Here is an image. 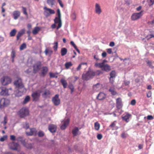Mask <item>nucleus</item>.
<instances>
[{
  "label": "nucleus",
  "mask_w": 154,
  "mask_h": 154,
  "mask_svg": "<svg viewBox=\"0 0 154 154\" xmlns=\"http://www.w3.org/2000/svg\"><path fill=\"white\" fill-rule=\"evenodd\" d=\"M95 76V74L93 70H89L84 73L82 75V78L83 79L85 80H88L94 78Z\"/></svg>",
  "instance_id": "obj_1"
},
{
  "label": "nucleus",
  "mask_w": 154,
  "mask_h": 154,
  "mask_svg": "<svg viewBox=\"0 0 154 154\" xmlns=\"http://www.w3.org/2000/svg\"><path fill=\"white\" fill-rule=\"evenodd\" d=\"M57 17H56L54 20L55 23H58V25L57 27V29L58 30L61 28L62 25V21L61 19V15L60 11L59 9H58L57 10Z\"/></svg>",
  "instance_id": "obj_2"
},
{
  "label": "nucleus",
  "mask_w": 154,
  "mask_h": 154,
  "mask_svg": "<svg viewBox=\"0 0 154 154\" xmlns=\"http://www.w3.org/2000/svg\"><path fill=\"white\" fill-rule=\"evenodd\" d=\"M96 67H98L101 69V70L108 72L111 70V66L107 64L103 63H97L95 64Z\"/></svg>",
  "instance_id": "obj_3"
},
{
  "label": "nucleus",
  "mask_w": 154,
  "mask_h": 154,
  "mask_svg": "<svg viewBox=\"0 0 154 154\" xmlns=\"http://www.w3.org/2000/svg\"><path fill=\"white\" fill-rule=\"evenodd\" d=\"M18 114L21 118H23L29 115V112L28 109L23 107L19 110Z\"/></svg>",
  "instance_id": "obj_4"
},
{
  "label": "nucleus",
  "mask_w": 154,
  "mask_h": 154,
  "mask_svg": "<svg viewBox=\"0 0 154 154\" xmlns=\"http://www.w3.org/2000/svg\"><path fill=\"white\" fill-rule=\"evenodd\" d=\"M11 82V78L8 76H4L1 78V82L3 85H6Z\"/></svg>",
  "instance_id": "obj_5"
},
{
  "label": "nucleus",
  "mask_w": 154,
  "mask_h": 154,
  "mask_svg": "<svg viewBox=\"0 0 154 154\" xmlns=\"http://www.w3.org/2000/svg\"><path fill=\"white\" fill-rule=\"evenodd\" d=\"M143 11H141L138 13H133L131 16V19L133 21L137 20L141 17L143 15Z\"/></svg>",
  "instance_id": "obj_6"
},
{
  "label": "nucleus",
  "mask_w": 154,
  "mask_h": 154,
  "mask_svg": "<svg viewBox=\"0 0 154 154\" xmlns=\"http://www.w3.org/2000/svg\"><path fill=\"white\" fill-rule=\"evenodd\" d=\"M40 95V92L38 91L33 92L31 94L32 101L35 102L38 101L39 100Z\"/></svg>",
  "instance_id": "obj_7"
},
{
  "label": "nucleus",
  "mask_w": 154,
  "mask_h": 154,
  "mask_svg": "<svg viewBox=\"0 0 154 154\" xmlns=\"http://www.w3.org/2000/svg\"><path fill=\"white\" fill-rule=\"evenodd\" d=\"M44 14L46 17H49L51 14L55 13V11L54 10L47 8L46 7L44 8Z\"/></svg>",
  "instance_id": "obj_8"
},
{
  "label": "nucleus",
  "mask_w": 154,
  "mask_h": 154,
  "mask_svg": "<svg viewBox=\"0 0 154 154\" xmlns=\"http://www.w3.org/2000/svg\"><path fill=\"white\" fill-rule=\"evenodd\" d=\"M10 101L4 98H0V108H3L10 103Z\"/></svg>",
  "instance_id": "obj_9"
},
{
  "label": "nucleus",
  "mask_w": 154,
  "mask_h": 154,
  "mask_svg": "<svg viewBox=\"0 0 154 154\" xmlns=\"http://www.w3.org/2000/svg\"><path fill=\"white\" fill-rule=\"evenodd\" d=\"M42 65V63L40 61H38L34 64L33 66V73L35 74L37 73L40 69Z\"/></svg>",
  "instance_id": "obj_10"
},
{
  "label": "nucleus",
  "mask_w": 154,
  "mask_h": 154,
  "mask_svg": "<svg viewBox=\"0 0 154 154\" xmlns=\"http://www.w3.org/2000/svg\"><path fill=\"white\" fill-rule=\"evenodd\" d=\"M52 101L55 106L59 105L60 103V99L59 98V95L56 94L52 98Z\"/></svg>",
  "instance_id": "obj_11"
},
{
  "label": "nucleus",
  "mask_w": 154,
  "mask_h": 154,
  "mask_svg": "<svg viewBox=\"0 0 154 154\" xmlns=\"http://www.w3.org/2000/svg\"><path fill=\"white\" fill-rule=\"evenodd\" d=\"M48 71L47 66H44L42 67L41 72L39 73V75L41 77H44L47 74Z\"/></svg>",
  "instance_id": "obj_12"
},
{
  "label": "nucleus",
  "mask_w": 154,
  "mask_h": 154,
  "mask_svg": "<svg viewBox=\"0 0 154 154\" xmlns=\"http://www.w3.org/2000/svg\"><path fill=\"white\" fill-rule=\"evenodd\" d=\"M8 89L6 88L1 87H0V95L2 96H8L9 94L8 92Z\"/></svg>",
  "instance_id": "obj_13"
},
{
  "label": "nucleus",
  "mask_w": 154,
  "mask_h": 154,
  "mask_svg": "<svg viewBox=\"0 0 154 154\" xmlns=\"http://www.w3.org/2000/svg\"><path fill=\"white\" fill-rule=\"evenodd\" d=\"M14 85L18 88H24L22 80L20 79H19L15 81L14 82Z\"/></svg>",
  "instance_id": "obj_14"
},
{
  "label": "nucleus",
  "mask_w": 154,
  "mask_h": 154,
  "mask_svg": "<svg viewBox=\"0 0 154 154\" xmlns=\"http://www.w3.org/2000/svg\"><path fill=\"white\" fill-rule=\"evenodd\" d=\"M131 115L128 113H126L123 114L122 117L123 120L125 121L126 122H128L130 121L129 119L131 117Z\"/></svg>",
  "instance_id": "obj_15"
},
{
  "label": "nucleus",
  "mask_w": 154,
  "mask_h": 154,
  "mask_svg": "<svg viewBox=\"0 0 154 154\" xmlns=\"http://www.w3.org/2000/svg\"><path fill=\"white\" fill-rule=\"evenodd\" d=\"M116 121H115L112 122L109 125V128H110L108 130L111 129L112 130H116L119 128V127L116 126Z\"/></svg>",
  "instance_id": "obj_16"
},
{
  "label": "nucleus",
  "mask_w": 154,
  "mask_h": 154,
  "mask_svg": "<svg viewBox=\"0 0 154 154\" xmlns=\"http://www.w3.org/2000/svg\"><path fill=\"white\" fill-rule=\"evenodd\" d=\"M48 130L52 133H55L56 131L57 126L54 124H50L48 127Z\"/></svg>",
  "instance_id": "obj_17"
},
{
  "label": "nucleus",
  "mask_w": 154,
  "mask_h": 154,
  "mask_svg": "<svg viewBox=\"0 0 154 154\" xmlns=\"http://www.w3.org/2000/svg\"><path fill=\"white\" fill-rule=\"evenodd\" d=\"M116 106L118 109H120L122 107V99L119 97L116 99Z\"/></svg>",
  "instance_id": "obj_18"
},
{
  "label": "nucleus",
  "mask_w": 154,
  "mask_h": 154,
  "mask_svg": "<svg viewBox=\"0 0 154 154\" xmlns=\"http://www.w3.org/2000/svg\"><path fill=\"white\" fill-rule=\"evenodd\" d=\"M69 121L70 120L69 119L64 120L63 121V124L60 127L61 129L62 130L65 129L68 126L69 123Z\"/></svg>",
  "instance_id": "obj_19"
},
{
  "label": "nucleus",
  "mask_w": 154,
  "mask_h": 154,
  "mask_svg": "<svg viewBox=\"0 0 154 154\" xmlns=\"http://www.w3.org/2000/svg\"><path fill=\"white\" fill-rule=\"evenodd\" d=\"M26 134L29 136H35L37 134V131L35 128H32L30 129V132H26Z\"/></svg>",
  "instance_id": "obj_20"
},
{
  "label": "nucleus",
  "mask_w": 154,
  "mask_h": 154,
  "mask_svg": "<svg viewBox=\"0 0 154 154\" xmlns=\"http://www.w3.org/2000/svg\"><path fill=\"white\" fill-rule=\"evenodd\" d=\"M9 146L11 149L13 150H17V148L19 145L17 143L13 142L12 143L9 144Z\"/></svg>",
  "instance_id": "obj_21"
},
{
  "label": "nucleus",
  "mask_w": 154,
  "mask_h": 154,
  "mask_svg": "<svg viewBox=\"0 0 154 154\" xmlns=\"http://www.w3.org/2000/svg\"><path fill=\"white\" fill-rule=\"evenodd\" d=\"M24 88H18V89L15 91L16 96L17 97L21 96L23 94Z\"/></svg>",
  "instance_id": "obj_22"
},
{
  "label": "nucleus",
  "mask_w": 154,
  "mask_h": 154,
  "mask_svg": "<svg viewBox=\"0 0 154 154\" xmlns=\"http://www.w3.org/2000/svg\"><path fill=\"white\" fill-rule=\"evenodd\" d=\"M25 29H23L18 32L17 35V40H18L20 39V37L25 34Z\"/></svg>",
  "instance_id": "obj_23"
},
{
  "label": "nucleus",
  "mask_w": 154,
  "mask_h": 154,
  "mask_svg": "<svg viewBox=\"0 0 154 154\" xmlns=\"http://www.w3.org/2000/svg\"><path fill=\"white\" fill-rule=\"evenodd\" d=\"M95 12L98 14H100L102 12L100 6L99 4L96 3L95 5Z\"/></svg>",
  "instance_id": "obj_24"
},
{
  "label": "nucleus",
  "mask_w": 154,
  "mask_h": 154,
  "mask_svg": "<svg viewBox=\"0 0 154 154\" xmlns=\"http://www.w3.org/2000/svg\"><path fill=\"white\" fill-rule=\"evenodd\" d=\"M20 12L19 11H15L13 12V17L15 20H17L20 16Z\"/></svg>",
  "instance_id": "obj_25"
},
{
  "label": "nucleus",
  "mask_w": 154,
  "mask_h": 154,
  "mask_svg": "<svg viewBox=\"0 0 154 154\" xmlns=\"http://www.w3.org/2000/svg\"><path fill=\"white\" fill-rule=\"evenodd\" d=\"M106 95L103 92H100L97 97V98L100 100H102L105 99Z\"/></svg>",
  "instance_id": "obj_26"
},
{
  "label": "nucleus",
  "mask_w": 154,
  "mask_h": 154,
  "mask_svg": "<svg viewBox=\"0 0 154 154\" xmlns=\"http://www.w3.org/2000/svg\"><path fill=\"white\" fill-rule=\"evenodd\" d=\"M100 84L99 83H97L93 86V90L94 91H98L100 89Z\"/></svg>",
  "instance_id": "obj_27"
},
{
  "label": "nucleus",
  "mask_w": 154,
  "mask_h": 154,
  "mask_svg": "<svg viewBox=\"0 0 154 154\" xmlns=\"http://www.w3.org/2000/svg\"><path fill=\"white\" fill-rule=\"evenodd\" d=\"M79 132V134L81 133V132L79 131L78 128L76 127L75 128L73 129L72 131V133L74 136H77L78 134V133Z\"/></svg>",
  "instance_id": "obj_28"
},
{
  "label": "nucleus",
  "mask_w": 154,
  "mask_h": 154,
  "mask_svg": "<svg viewBox=\"0 0 154 154\" xmlns=\"http://www.w3.org/2000/svg\"><path fill=\"white\" fill-rule=\"evenodd\" d=\"M60 82L62 83L64 88H66L68 85L66 81L64 79L62 78L60 80Z\"/></svg>",
  "instance_id": "obj_29"
},
{
  "label": "nucleus",
  "mask_w": 154,
  "mask_h": 154,
  "mask_svg": "<svg viewBox=\"0 0 154 154\" xmlns=\"http://www.w3.org/2000/svg\"><path fill=\"white\" fill-rule=\"evenodd\" d=\"M67 52V50L66 48H63L61 49V54L62 56H63L66 55Z\"/></svg>",
  "instance_id": "obj_30"
},
{
  "label": "nucleus",
  "mask_w": 154,
  "mask_h": 154,
  "mask_svg": "<svg viewBox=\"0 0 154 154\" xmlns=\"http://www.w3.org/2000/svg\"><path fill=\"white\" fill-rule=\"evenodd\" d=\"M17 32V30L15 29H14L11 30L10 32V36L11 37H13L15 35Z\"/></svg>",
  "instance_id": "obj_31"
},
{
  "label": "nucleus",
  "mask_w": 154,
  "mask_h": 154,
  "mask_svg": "<svg viewBox=\"0 0 154 154\" xmlns=\"http://www.w3.org/2000/svg\"><path fill=\"white\" fill-rule=\"evenodd\" d=\"M100 124L98 122H95L94 123V128L97 131H98L100 128Z\"/></svg>",
  "instance_id": "obj_32"
},
{
  "label": "nucleus",
  "mask_w": 154,
  "mask_h": 154,
  "mask_svg": "<svg viewBox=\"0 0 154 154\" xmlns=\"http://www.w3.org/2000/svg\"><path fill=\"white\" fill-rule=\"evenodd\" d=\"M30 100V96L29 95L26 96L25 98L23 101V104H25L27 103Z\"/></svg>",
  "instance_id": "obj_33"
},
{
  "label": "nucleus",
  "mask_w": 154,
  "mask_h": 154,
  "mask_svg": "<svg viewBox=\"0 0 154 154\" xmlns=\"http://www.w3.org/2000/svg\"><path fill=\"white\" fill-rule=\"evenodd\" d=\"M53 52V51L51 50L46 48L44 51V53H45V54L46 55L49 54V55L50 56Z\"/></svg>",
  "instance_id": "obj_34"
},
{
  "label": "nucleus",
  "mask_w": 154,
  "mask_h": 154,
  "mask_svg": "<svg viewBox=\"0 0 154 154\" xmlns=\"http://www.w3.org/2000/svg\"><path fill=\"white\" fill-rule=\"evenodd\" d=\"M109 91L112 95H115L117 94V92L115 91V89L113 88H110L109 89Z\"/></svg>",
  "instance_id": "obj_35"
},
{
  "label": "nucleus",
  "mask_w": 154,
  "mask_h": 154,
  "mask_svg": "<svg viewBox=\"0 0 154 154\" xmlns=\"http://www.w3.org/2000/svg\"><path fill=\"white\" fill-rule=\"evenodd\" d=\"M94 73L95 74V76H99L101 74H103V72L101 71L100 70H97L96 71H94Z\"/></svg>",
  "instance_id": "obj_36"
},
{
  "label": "nucleus",
  "mask_w": 154,
  "mask_h": 154,
  "mask_svg": "<svg viewBox=\"0 0 154 154\" xmlns=\"http://www.w3.org/2000/svg\"><path fill=\"white\" fill-rule=\"evenodd\" d=\"M40 30V28L38 27H35L33 30L32 32L34 34H37Z\"/></svg>",
  "instance_id": "obj_37"
},
{
  "label": "nucleus",
  "mask_w": 154,
  "mask_h": 154,
  "mask_svg": "<svg viewBox=\"0 0 154 154\" xmlns=\"http://www.w3.org/2000/svg\"><path fill=\"white\" fill-rule=\"evenodd\" d=\"M72 65V64L71 62H66L65 64V66L66 69H68Z\"/></svg>",
  "instance_id": "obj_38"
},
{
  "label": "nucleus",
  "mask_w": 154,
  "mask_h": 154,
  "mask_svg": "<svg viewBox=\"0 0 154 154\" xmlns=\"http://www.w3.org/2000/svg\"><path fill=\"white\" fill-rule=\"evenodd\" d=\"M26 48V43L22 44L20 47V51L23 50Z\"/></svg>",
  "instance_id": "obj_39"
},
{
  "label": "nucleus",
  "mask_w": 154,
  "mask_h": 154,
  "mask_svg": "<svg viewBox=\"0 0 154 154\" xmlns=\"http://www.w3.org/2000/svg\"><path fill=\"white\" fill-rule=\"evenodd\" d=\"M116 73L115 70L112 71L110 73V77L111 78H115L116 77Z\"/></svg>",
  "instance_id": "obj_40"
},
{
  "label": "nucleus",
  "mask_w": 154,
  "mask_h": 154,
  "mask_svg": "<svg viewBox=\"0 0 154 154\" xmlns=\"http://www.w3.org/2000/svg\"><path fill=\"white\" fill-rule=\"evenodd\" d=\"M55 0H47V3L48 5H51L52 6L54 4Z\"/></svg>",
  "instance_id": "obj_41"
},
{
  "label": "nucleus",
  "mask_w": 154,
  "mask_h": 154,
  "mask_svg": "<svg viewBox=\"0 0 154 154\" xmlns=\"http://www.w3.org/2000/svg\"><path fill=\"white\" fill-rule=\"evenodd\" d=\"M51 94L49 90H46L45 91L43 94H42V95L47 96L50 95Z\"/></svg>",
  "instance_id": "obj_42"
},
{
  "label": "nucleus",
  "mask_w": 154,
  "mask_h": 154,
  "mask_svg": "<svg viewBox=\"0 0 154 154\" xmlns=\"http://www.w3.org/2000/svg\"><path fill=\"white\" fill-rule=\"evenodd\" d=\"M8 121V119L7 116H5L4 117V120L3 122H2V123H3L4 126L7 123Z\"/></svg>",
  "instance_id": "obj_43"
},
{
  "label": "nucleus",
  "mask_w": 154,
  "mask_h": 154,
  "mask_svg": "<svg viewBox=\"0 0 154 154\" xmlns=\"http://www.w3.org/2000/svg\"><path fill=\"white\" fill-rule=\"evenodd\" d=\"M45 135L44 133L42 131L40 130L39 131L38 133V136L39 137H43Z\"/></svg>",
  "instance_id": "obj_44"
},
{
  "label": "nucleus",
  "mask_w": 154,
  "mask_h": 154,
  "mask_svg": "<svg viewBox=\"0 0 154 154\" xmlns=\"http://www.w3.org/2000/svg\"><path fill=\"white\" fill-rule=\"evenodd\" d=\"M22 8L23 9V14L25 15L26 16H28V14L26 11V8L25 7H22Z\"/></svg>",
  "instance_id": "obj_45"
},
{
  "label": "nucleus",
  "mask_w": 154,
  "mask_h": 154,
  "mask_svg": "<svg viewBox=\"0 0 154 154\" xmlns=\"http://www.w3.org/2000/svg\"><path fill=\"white\" fill-rule=\"evenodd\" d=\"M16 140L18 141H20L22 143H23V142L24 141V140L23 139L22 137H17L16 138Z\"/></svg>",
  "instance_id": "obj_46"
},
{
  "label": "nucleus",
  "mask_w": 154,
  "mask_h": 154,
  "mask_svg": "<svg viewBox=\"0 0 154 154\" xmlns=\"http://www.w3.org/2000/svg\"><path fill=\"white\" fill-rule=\"evenodd\" d=\"M147 1L149 6L152 5L154 3V0H147Z\"/></svg>",
  "instance_id": "obj_47"
},
{
  "label": "nucleus",
  "mask_w": 154,
  "mask_h": 154,
  "mask_svg": "<svg viewBox=\"0 0 154 154\" xmlns=\"http://www.w3.org/2000/svg\"><path fill=\"white\" fill-rule=\"evenodd\" d=\"M24 145L26 148L28 149H31L32 148L31 144L26 143Z\"/></svg>",
  "instance_id": "obj_48"
},
{
  "label": "nucleus",
  "mask_w": 154,
  "mask_h": 154,
  "mask_svg": "<svg viewBox=\"0 0 154 154\" xmlns=\"http://www.w3.org/2000/svg\"><path fill=\"white\" fill-rule=\"evenodd\" d=\"M23 127L26 129H28L29 128V123L27 122H26L25 124L23 125Z\"/></svg>",
  "instance_id": "obj_49"
},
{
  "label": "nucleus",
  "mask_w": 154,
  "mask_h": 154,
  "mask_svg": "<svg viewBox=\"0 0 154 154\" xmlns=\"http://www.w3.org/2000/svg\"><path fill=\"white\" fill-rule=\"evenodd\" d=\"M69 88L71 90V94H72L74 89L73 86L72 85H70L69 86Z\"/></svg>",
  "instance_id": "obj_50"
},
{
  "label": "nucleus",
  "mask_w": 154,
  "mask_h": 154,
  "mask_svg": "<svg viewBox=\"0 0 154 154\" xmlns=\"http://www.w3.org/2000/svg\"><path fill=\"white\" fill-rule=\"evenodd\" d=\"M55 45L54 46L53 48L54 49V51H56L57 50L58 47V42H56L55 43Z\"/></svg>",
  "instance_id": "obj_51"
},
{
  "label": "nucleus",
  "mask_w": 154,
  "mask_h": 154,
  "mask_svg": "<svg viewBox=\"0 0 154 154\" xmlns=\"http://www.w3.org/2000/svg\"><path fill=\"white\" fill-rule=\"evenodd\" d=\"M15 57V51L14 50H12L11 53V57L12 58H14Z\"/></svg>",
  "instance_id": "obj_52"
},
{
  "label": "nucleus",
  "mask_w": 154,
  "mask_h": 154,
  "mask_svg": "<svg viewBox=\"0 0 154 154\" xmlns=\"http://www.w3.org/2000/svg\"><path fill=\"white\" fill-rule=\"evenodd\" d=\"M50 76L51 78H54V77H57V76H56V75L54 73H52L51 72H50L49 73Z\"/></svg>",
  "instance_id": "obj_53"
},
{
  "label": "nucleus",
  "mask_w": 154,
  "mask_h": 154,
  "mask_svg": "<svg viewBox=\"0 0 154 154\" xmlns=\"http://www.w3.org/2000/svg\"><path fill=\"white\" fill-rule=\"evenodd\" d=\"M103 135L101 134H97V137L98 140H101L103 137Z\"/></svg>",
  "instance_id": "obj_54"
},
{
  "label": "nucleus",
  "mask_w": 154,
  "mask_h": 154,
  "mask_svg": "<svg viewBox=\"0 0 154 154\" xmlns=\"http://www.w3.org/2000/svg\"><path fill=\"white\" fill-rule=\"evenodd\" d=\"M72 18L73 20H75L76 18V15L75 12L73 13L71 15Z\"/></svg>",
  "instance_id": "obj_55"
},
{
  "label": "nucleus",
  "mask_w": 154,
  "mask_h": 154,
  "mask_svg": "<svg viewBox=\"0 0 154 154\" xmlns=\"http://www.w3.org/2000/svg\"><path fill=\"white\" fill-rule=\"evenodd\" d=\"M7 136L6 135L4 136L0 139V141L1 142H3L7 139Z\"/></svg>",
  "instance_id": "obj_56"
},
{
  "label": "nucleus",
  "mask_w": 154,
  "mask_h": 154,
  "mask_svg": "<svg viewBox=\"0 0 154 154\" xmlns=\"http://www.w3.org/2000/svg\"><path fill=\"white\" fill-rule=\"evenodd\" d=\"M114 79L115 78H111V77H110L109 78V82L112 84L113 83L114 81Z\"/></svg>",
  "instance_id": "obj_57"
},
{
  "label": "nucleus",
  "mask_w": 154,
  "mask_h": 154,
  "mask_svg": "<svg viewBox=\"0 0 154 154\" xmlns=\"http://www.w3.org/2000/svg\"><path fill=\"white\" fill-rule=\"evenodd\" d=\"M10 139L14 141L16 140V137L14 135H11Z\"/></svg>",
  "instance_id": "obj_58"
},
{
  "label": "nucleus",
  "mask_w": 154,
  "mask_h": 154,
  "mask_svg": "<svg viewBox=\"0 0 154 154\" xmlns=\"http://www.w3.org/2000/svg\"><path fill=\"white\" fill-rule=\"evenodd\" d=\"M153 118V116L151 115H148L147 117V119L148 120H152Z\"/></svg>",
  "instance_id": "obj_59"
},
{
  "label": "nucleus",
  "mask_w": 154,
  "mask_h": 154,
  "mask_svg": "<svg viewBox=\"0 0 154 154\" xmlns=\"http://www.w3.org/2000/svg\"><path fill=\"white\" fill-rule=\"evenodd\" d=\"M136 103V100L134 99L132 100L131 102V104L134 106V105Z\"/></svg>",
  "instance_id": "obj_60"
},
{
  "label": "nucleus",
  "mask_w": 154,
  "mask_h": 154,
  "mask_svg": "<svg viewBox=\"0 0 154 154\" xmlns=\"http://www.w3.org/2000/svg\"><path fill=\"white\" fill-rule=\"evenodd\" d=\"M121 137L123 138H125L126 137L127 135L125 132L122 133L121 134Z\"/></svg>",
  "instance_id": "obj_61"
},
{
  "label": "nucleus",
  "mask_w": 154,
  "mask_h": 154,
  "mask_svg": "<svg viewBox=\"0 0 154 154\" xmlns=\"http://www.w3.org/2000/svg\"><path fill=\"white\" fill-rule=\"evenodd\" d=\"M147 64L150 67L152 65V63L149 60H147L146 61Z\"/></svg>",
  "instance_id": "obj_62"
},
{
  "label": "nucleus",
  "mask_w": 154,
  "mask_h": 154,
  "mask_svg": "<svg viewBox=\"0 0 154 154\" xmlns=\"http://www.w3.org/2000/svg\"><path fill=\"white\" fill-rule=\"evenodd\" d=\"M107 52L109 54H110L112 52V49L111 48H108L106 49Z\"/></svg>",
  "instance_id": "obj_63"
},
{
  "label": "nucleus",
  "mask_w": 154,
  "mask_h": 154,
  "mask_svg": "<svg viewBox=\"0 0 154 154\" xmlns=\"http://www.w3.org/2000/svg\"><path fill=\"white\" fill-rule=\"evenodd\" d=\"M107 55V54L105 52H103L101 54V56L103 58H104L106 57Z\"/></svg>",
  "instance_id": "obj_64"
}]
</instances>
